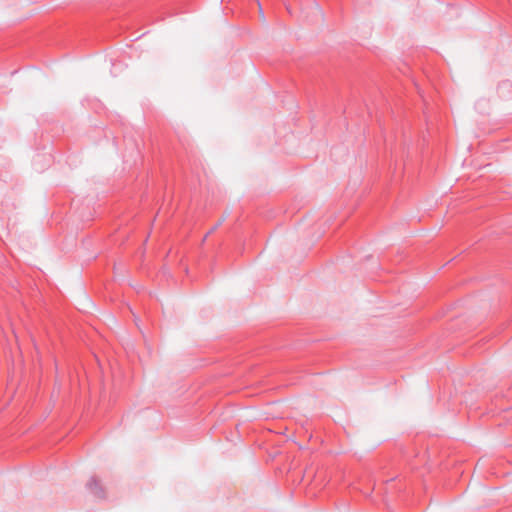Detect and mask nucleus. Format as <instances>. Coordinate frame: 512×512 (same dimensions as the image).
Segmentation results:
<instances>
[{
    "mask_svg": "<svg viewBox=\"0 0 512 512\" xmlns=\"http://www.w3.org/2000/svg\"><path fill=\"white\" fill-rule=\"evenodd\" d=\"M223 220H220L218 221L207 233L206 235L204 236L203 238V241H205L207 239V237L213 233L221 224H222Z\"/></svg>",
    "mask_w": 512,
    "mask_h": 512,
    "instance_id": "obj_2",
    "label": "nucleus"
},
{
    "mask_svg": "<svg viewBox=\"0 0 512 512\" xmlns=\"http://www.w3.org/2000/svg\"><path fill=\"white\" fill-rule=\"evenodd\" d=\"M86 488L95 497H97L99 499H105L106 498L105 489L101 485L100 481L95 476H92L90 478V480L86 484Z\"/></svg>",
    "mask_w": 512,
    "mask_h": 512,
    "instance_id": "obj_1",
    "label": "nucleus"
}]
</instances>
